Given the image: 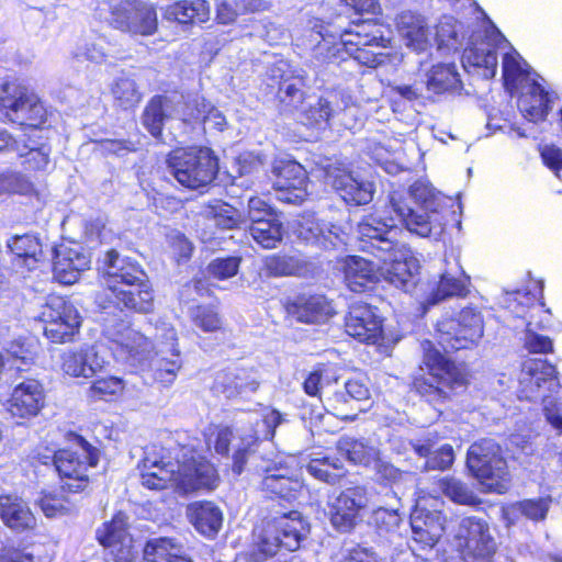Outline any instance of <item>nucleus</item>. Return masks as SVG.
Returning <instances> with one entry per match:
<instances>
[{
    "label": "nucleus",
    "mask_w": 562,
    "mask_h": 562,
    "mask_svg": "<svg viewBox=\"0 0 562 562\" xmlns=\"http://www.w3.org/2000/svg\"><path fill=\"white\" fill-rule=\"evenodd\" d=\"M398 234L393 217L370 214L358 224L359 248L381 262L378 269L385 281L408 291L415 284L413 269L417 267L409 248L397 240Z\"/></svg>",
    "instance_id": "obj_1"
},
{
    "label": "nucleus",
    "mask_w": 562,
    "mask_h": 562,
    "mask_svg": "<svg viewBox=\"0 0 562 562\" xmlns=\"http://www.w3.org/2000/svg\"><path fill=\"white\" fill-rule=\"evenodd\" d=\"M175 458L176 462L145 457L142 484L149 490L171 486L181 495L203 488L213 490L216 486L217 474L214 467L192 447H180Z\"/></svg>",
    "instance_id": "obj_2"
},
{
    "label": "nucleus",
    "mask_w": 562,
    "mask_h": 562,
    "mask_svg": "<svg viewBox=\"0 0 562 562\" xmlns=\"http://www.w3.org/2000/svg\"><path fill=\"white\" fill-rule=\"evenodd\" d=\"M389 206L412 234L437 239L445 231L447 221L441 202L429 183L416 181L408 192L393 191L389 195Z\"/></svg>",
    "instance_id": "obj_3"
},
{
    "label": "nucleus",
    "mask_w": 562,
    "mask_h": 562,
    "mask_svg": "<svg viewBox=\"0 0 562 562\" xmlns=\"http://www.w3.org/2000/svg\"><path fill=\"white\" fill-rule=\"evenodd\" d=\"M258 435L241 437L244 448H238L234 456L232 470L239 475L248 465V470L262 475L261 490L268 494L282 498H295L302 490V481L293 475L292 470L281 460L270 458L254 450Z\"/></svg>",
    "instance_id": "obj_4"
},
{
    "label": "nucleus",
    "mask_w": 562,
    "mask_h": 562,
    "mask_svg": "<svg viewBox=\"0 0 562 562\" xmlns=\"http://www.w3.org/2000/svg\"><path fill=\"white\" fill-rule=\"evenodd\" d=\"M422 349L428 372L414 380V387L420 396L437 404L465 390L469 375L464 367L449 361L429 340L422 342Z\"/></svg>",
    "instance_id": "obj_5"
},
{
    "label": "nucleus",
    "mask_w": 562,
    "mask_h": 562,
    "mask_svg": "<svg viewBox=\"0 0 562 562\" xmlns=\"http://www.w3.org/2000/svg\"><path fill=\"white\" fill-rule=\"evenodd\" d=\"M169 172L184 188L209 186L218 171V159L207 147L178 148L167 159Z\"/></svg>",
    "instance_id": "obj_6"
},
{
    "label": "nucleus",
    "mask_w": 562,
    "mask_h": 562,
    "mask_svg": "<svg viewBox=\"0 0 562 562\" xmlns=\"http://www.w3.org/2000/svg\"><path fill=\"white\" fill-rule=\"evenodd\" d=\"M467 465L472 475L487 491L504 493L507 490V463L501 447L493 439H482L470 446Z\"/></svg>",
    "instance_id": "obj_7"
},
{
    "label": "nucleus",
    "mask_w": 562,
    "mask_h": 562,
    "mask_svg": "<svg viewBox=\"0 0 562 562\" xmlns=\"http://www.w3.org/2000/svg\"><path fill=\"white\" fill-rule=\"evenodd\" d=\"M0 109L13 123L38 127L46 111L37 95L16 78L5 79L0 87Z\"/></svg>",
    "instance_id": "obj_8"
},
{
    "label": "nucleus",
    "mask_w": 562,
    "mask_h": 562,
    "mask_svg": "<svg viewBox=\"0 0 562 562\" xmlns=\"http://www.w3.org/2000/svg\"><path fill=\"white\" fill-rule=\"evenodd\" d=\"M452 546L462 562H491L496 551L488 522L477 516L459 520Z\"/></svg>",
    "instance_id": "obj_9"
},
{
    "label": "nucleus",
    "mask_w": 562,
    "mask_h": 562,
    "mask_svg": "<svg viewBox=\"0 0 562 562\" xmlns=\"http://www.w3.org/2000/svg\"><path fill=\"white\" fill-rule=\"evenodd\" d=\"M78 451L61 449L54 454V465L64 481L60 488L71 493L83 491L89 479L87 471L99 462V450L92 447L83 437L75 435Z\"/></svg>",
    "instance_id": "obj_10"
},
{
    "label": "nucleus",
    "mask_w": 562,
    "mask_h": 562,
    "mask_svg": "<svg viewBox=\"0 0 562 562\" xmlns=\"http://www.w3.org/2000/svg\"><path fill=\"white\" fill-rule=\"evenodd\" d=\"M310 532L308 524L297 510L283 514L269 521L259 535L258 550L266 557H272L279 548L295 551Z\"/></svg>",
    "instance_id": "obj_11"
},
{
    "label": "nucleus",
    "mask_w": 562,
    "mask_h": 562,
    "mask_svg": "<svg viewBox=\"0 0 562 562\" xmlns=\"http://www.w3.org/2000/svg\"><path fill=\"white\" fill-rule=\"evenodd\" d=\"M200 112L190 106V95L173 91L169 94L154 95L144 108L140 120L148 133L159 138L164 126L173 120L192 123V117Z\"/></svg>",
    "instance_id": "obj_12"
},
{
    "label": "nucleus",
    "mask_w": 562,
    "mask_h": 562,
    "mask_svg": "<svg viewBox=\"0 0 562 562\" xmlns=\"http://www.w3.org/2000/svg\"><path fill=\"white\" fill-rule=\"evenodd\" d=\"M33 318L44 324V335L54 344L71 341L81 325L77 307L58 295L48 296Z\"/></svg>",
    "instance_id": "obj_13"
},
{
    "label": "nucleus",
    "mask_w": 562,
    "mask_h": 562,
    "mask_svg": "<svg viewBox=\"0 0 562 562\" xmlns=\"http://www.w3.org/2000/svg\"><path fill=\"white\" fill-rule=\"evenodd\" d=\"M483 317L473 307L463 308L458 318H445L437 324V340L445 352L471 348L483 336Z\"/></svg>",
    "instance_id": "obj_14"
},
{
    "label": "nucleus",
    "mask_w": 562,
    "mask_h": 562,
    "mask_svg": "<svg viewBox=\"0 0 562 562\" xmlns=\"http://www.w3.org/2000/svg\"><path fill=\"white\" fill-rule=\"evenodd\" d=\"M109 22L117 30L139 35H150L158 26L154 7L139 0H124L111 5Z\"/></svg>",
    "instance_id": "obj_15"
},
{
    "label": "nucleus",
    "mask_w": 562,
    "mask_h": 562,
    "mask_svg": "<svg viewBox=\"0 0 562 562\" xmlns=\"http://www.w3.org/2000/svg\"><path fill=\"white\" fill-rule=\"evenodd\" d=\"M155 339L158 349L150 361V369L154 379L168 386L173 383L181 368L176 329L167 323H161L156 327Z\"/></svg>",
    "instance_id": "obj_16"
},
{
    "label": "nucleus",
    "mask_w": 562,
    "mask_h": 562,
    "mask_svg": "<svg viewBox=\"0 0 562 562\" xmlns=\"http://www.w3.org/2000/svg\"><path fill=\"white\" fill-rule=\"evenodd\" d=\"M367 490L349 487L328 501L330 525L339 532L351 531L360 520V512L368 505Z\"/></svg>",
    "instance_id": "obj_17"
},
{
    "label": "nucleus",
    "mask_w": 562,
    "mask_h": 562,
    "mask_svg": "<svg viewBox=\"0 0 562 562\" xmlns=\"http://www.w3.org/2000/svg\"><path fill=\"white\" fill-rule=\"evenodd\" d=\"M99 272L102 284L111 293L128 283L144 280L145 271L134 259L122 256L117 250L110 249L99 260Z\"/></svg>",
    "instance_id": "obj_18"
},
{
    "label": "nucleus",
    "mask_w": 562,
    "mask_h": 562,
    "mask_svg": "<svg viewBox=\"0 0 562 562\" xmlns=\"http://www.w3.org/2000/svg\"><path fill=\"white\" fill-rule=\"evenodd\" d=\"M99 543L109 550L115 562H132L134 559L133 538L128 531V517L117 513L95 531Z\"/></svg>",
    "instance_id": "obj_19"
},
{
    "label": "nucleus",
    "mask_w": 562,
    "mask_h": 562,
    "mask_svg": "<svg viewBox=\"0 0 562 562\" xmlns=\"http://www.w3.org/2000/svg\"><path fill=\"white\" fill-rule=\"evenodd\" d=\"M273 173V188L279 192V200L293 204L304 201L307 194V173L302 165L282 160L274 165Z\"/></svg>",
    "instance_id": "obj_20"
},
{
    "label": "nucleus",
    "mask_w": 562,
    "mask_h": 562,
    "mask_svg": "<svg viewBox=\"0 0 562 562\" xmlns=\"http://www.w3.org/2000/svg\"><path fill=\"white\" fill-rule=\"evenodd\" d=\"M283 422H285V418L280 412L270 409L263 415V418L260 422H257L256 429L250 428L248 430L245 429L243 431H238L237 437L229 427L220 428L215 436L214 450L218 454L227 456L229 446L233 443V447L235 448L234 453H236L239 447H245V445H243L241 437H247L248 435L257 434L259 437L258 440H271L277 427ZM234 456L235 454H233V457Z\"/></svg>",
    "instance_id": "obj_21"
},
{
    "label": "nucleus",
    "mask_w": 562,
    "mask_h": 562,
    "mask_svg": "<svg viewBox=\"0 0 562 562\" xmlns=\"http://www.w3.org/2000/svg\"><path fill=\"white\" fill-rule=\"evenodd\" d=\"M54 252L53 273L61 284L76 283L80 274L90 269V254L78 244L59 245Z\"/></svg>",
    "instance_id": "obj_22"
},
{
    "label": "nucleus",
    "mask_w": 562,
    "mask_h": 562,
    "mask_svg": "<svg viewBox=\"0 0 562 562\" xmlns=\"http://www.w3.org/2000/svg\"><path fill=\"white\" fill-rule=\"evenodd\" d=\"M111 338L116 344L120 356L130 366L150 368L153 344L142 333L121 324L120 328L111 334Z\"/></svg>",
    "instance_id": "obj_23"
},
{
    "label": "nucleus",
    "mask_w": 562,
    "mask_h": 562,
    "mask_svg": "<svg viewBox=\"0 0 562 562\" xmlns=\"http://www.w3.org/2000/svg\"><path fill=\"white\" fill-rule=\"evenodd\" d=\"M346 333L359 341L376 344L382 337V319L369 304L355 303L345 322Z\"/></svg>",
    "instance_id": "obj_24"
},
{
    "label": "nucleus",
    "mask_w": 562,
    "mask_h": 562,
    "mask_svg": "<svg viewBox=\"0 0 562 562\" xmlns=\"http://www.w3.org/2000/svg\"><path fill=\"white\" fill-rule=\"evenodd\" d=\"M45 404L43 385L34 379L18 383L8 401V411L14 417H35Z\"/></svg>",
    "instance_id": "obj_25"
},
{
    "label": "nucleus",
    "mask_w": 562,
    "mask_h": 562,
    "mask_svg": "<svg viewBox=\"0 0 562 562\" xmlns=\"http://www.w3.org/2000/svg\"><path fill=\"white\" fill-rule=\"evenodd\" d=\"M447 269L440 274L436 290L425 301L426 306L436 305L448 297H464L469 293V277L465 276L458 257L445 259Z\"/></svg>",
    "instance_id": "obj_26"
},
{
    "label": "nucleus",
    "mask_w": 562,
    "mask_h": 562,
    "mask_svg": "<svg viewBox=\"0 0 562 562\" xmlns=\"http://www.w3.org/2000/svg\"><path fill=\"white\" fill-rule=\"evenodd\" d=\"M11 252V265L16 273L24 276L37 269L44 260L43 245L35 235L24 234L13 236L8 240Z\"/></svg>",
    "instance_id": "obj_27"
},
{
    "label": "nucleus",
    "mask_w": 562,
    "mask_h": 562,
    "mask_svg": "<svg viewBox=\"0 0 562 562\" xmlns=\"http://www.w3.org/2000/svg\"><path fill=\"white\" fill-rule=\"evenodd\" d=\"M326 181L339 193L347 203L367 204L373 199V183L358 180L346 170H326Z\"/></svg>",
    "instance_id": "obj_28"
},
{
    "label": "nucleus",
    "mask_w": 562,
    "mask_h": 562,
    "mask_svg": "<svg viewBox=\"0 0 562 562\" xmlns=\"http://www.w3.org/2000/svg\"><path fill=\"white\" fill-rule=\"evenodd\" d=\"M108 296L117 306L137 313L146 314L154 311L155 295L146 273L144 280L131 282L124 288L112 291Z\"/></svg>",
    "instance_id": "obj_29"
},
{
    "label": "nucleus",
    "mask_w": 562,
    "mask_h": 562,
    "mask_svg": "<svg viewBox=\"0 0 562 562\" xmlns=\"http://www.w3.org/2000/svg\"><path fill=\"white\" fill-rule=\"evenodd\" d=\"M419 74L425 85L427 97L439 95L443 93H457L462 89V82L453 64H437L426 68L423 61H419Z\"/></svg>",
    "instance_id": "obj_30"
},
{
    "label": "nucleus",
    "mask_w": 562,
    "mask_h": 562,
    "mask_svg": "<svg viewBox=\"0 0 562 562\" xmlns=\"http://www.w3.org/2000/svg\"><path fill=\"white\" fill-rule=\"evenodd\" d=\"M105 364L94 346H83L63 353L61 368L68 375L92 378Z\"/></svg>",
    "instance_id": "obj_31"
},
{
    "label": "nucleus",
    "mask_w": 562,
    "mask_h": 562,
    "mask_svg": "<svg viewBox=\"0 0 562 562\" xmlns=\"http://www.w3.org/2000/svg\"><path fill=\"white\" fill-rule=\"evenodd\" d=\"M288 314L302 323H323L333 316L334 307L324 295H300L286 305Z\"/></svg>",
    "instance_id": "obj_32"
},
{
    "label": "nucleus",
    "mask_w": 562,
    "mask_h": 562,
    "mask_svg": "<svg viewBox=\"0 0 562 562\" xmlns=\"http://www.w3.org/2000/svg\"><path fill=\"white\" fill-rule=\"evenodd\" d=\"M259 386L258 374L254 370L234 369L223 371L216 375L215 391L227 398L254 393Z\"/></svg>",
    "instance_id": "obj_33"
},
{
    "label": "nucleus",
    "mask_w": 562,
    "mask_h": 562,
    "mask_svg": "<svg viewBox=\"0 0 562 562\" xmlns=\"http://www.w3.org/2000/svg\"><path fill=\"white\" fill-rule=\"evenodd\" d=\"M9 149L16 151L22 164L30 170H46L49 166L50 149L46 145L33 146L24 140L13 139L12 136L3 128H0V151Z\"/></svg>",
    "instance_id": "obj_34"
},
{
    "label": "nucleus",
    "mask_w": 562,
    "mask_h": 562,
    "mask_svg": "<svg viewBox=\"0 0 562 562\" xmlns=\"http://www.w3.org/2000/svg\"><path fill=\"white\" fill-rule=\"evenodd\" d=\"M397 29L405 45L417 53L430 46V31L425 19L411 11L402 12L396 20Z\"/></svg>",
    "instance_id": "obj_35"
},
{
    "label": "nucleus",
    "mask_w": 562,
    "mask_h": 562,
    "mask_svg": "<svg viewBox=\"0 0 562 562\" xmlns=\"http://www.w3.org/2000/svg\"><path fill=\"white\" fill-rule=\"evenodd\" d=\"M525 89L526 91L518 99V108L524 117L533 123L544 121L551 109L552 99L550 93L533 79Z\"/></svg>",
    "instance_id": "obj_36"
},
{
    "label": "nucleus",
    "mask_w": 562,
    "mask_h": 562,
    "mask_svg": "<svg viewBox=\"0 0 562 562\" xmlns=\"http://www.w3.org/2000/svg\"><path fill=\"white\" fill-rule=\"evenodd\" d=\"M187 517L195 530L207 538H214L223 522L221 509L211 502H194L187 507Z\"/></svg>",
    "instance_id": "obj_37"
},
{
    "label": "nucleus",
    "mask_w": 562,
    "mask_h": 562,
    "mask_svg": "<svg viewBox=\"0 0 562 562\" xmlns=\"http://www.w3.org/2000/svg\"><path fill=\"white\" fill-rule=\"evenodd\" d=\"M0 518L5 526L16 531L35 526L34 515L27 505L16 496H0Z\"/></svg>",
    "instance_id": "obj_38"
},
{
    "label": "nucleus",
    "mask_w": 562,
    "mask_h": 562,
    "mask_svg": "<svg viewBox=\"0 0 562 562\" xmlns=\"http://www.w3.org/2000/svg\"><path fill=\"white\" fill-rule=\"evenodd\" d=\"M277 66L271 72L273 78L280 77L279 89H278V99L280 102V109L282 112H293L297 110L304 100V79L301 76H284L283 74L279 75V72H283V67Z\"/></svg>",
    "instance_id": "obj_39"
},
{
    "label": "nucleus",
    "mask_w": 562,
    "mask_h": 562,
    "mask_svg": "<svg viewBox=\"0 0 562 562\" xmlns=\"http://www.w3.org/2000/svg\"><path fill=\"white\" fill-rule=\"evenodd\" d=\"M380 261H372L359 256H350L346 259L344 266L345 280L348 288L353 292L363 291L369 283L376 279V272Z\"/></svg>",
    "instance_id": "obj_40"
},
{
    "label": "nucleus",
    "mask_w": 562,
    "mask_h": 562,
    "mask_svg": "<svg viewBox=\"0 0 562 562\" xmlns=\"http://www.w3.org/2000/svg\"><path fill=\"white\" fill-rule=\"evenodd\" d=\"M210 5L205 0H180L165 10V18L180 24L204 23L210 19Z\"/></svg>",
    "instance_id": "obj_41"
},
{
    "label": "nucleus",
    "mask_w": 562,
    "mask_h": 562,
    "mask_svg": "<svg viewBox=\"0 0 562 562\" xmlns=\"http://www.w3.org/2000/svg\"><path fill=\"white\" fill-rule=\"evenodd\" d=\"M338 452L355 464L369 467L379 460L380 450L364 439L341 437L337 442Z\"/></svg>",
    "instance_id": "obj_42"
},
{
    "label": "nucleus",
    "mask_w": 562,
    "mask_h": 562,
    "mask_svg": "<svg viewBox=\"0 0 562 562\" xmlns=\"http://www.w3.org/2000/svg\"><path fill=\"white\" fill-rule=\"evenodd\" d=\"M338 36L347 46H370L381 48L380 41H384L380 27L372 20H364L355 23L350 30L338 31Z\"/></svg>",
    "instance_id": "obj_43"
},
{
    "label": "nucleus",
    "mask_w": 562,
    "mask_h": 562,
    "mask_svg": "<svg viewBox=\"0 0 562 562\" xmlns=\"http://www.w3.org/2000/svg\"><path fill=\"white\" fill-rule=\"evenodd\" d=\"M323 40L313 49V64L315 67L338 65L347 59V45L338 36V31L331 35H323Z\"/></svg>",
    "instance_id": "obj_44"
},
{
    "label": "nucleus",
    "mask_w": 562,
    "mask_h": 562,
    "mask_svg": "<svg viewBox=\"0 0 562 562\" xmlns=\"http://www.w3.org/2000/svg\"><path fill=\"white\" fill-rule=\"evenodd\" d=\"M144 559L147 562L191 561L183 557V548L171 538L149 540L144 548Z\"/></svg>",
    "instance_id": "obj_45"
},
{
    "label": "nucleus",
    "mask_w": 562,
    "mask_h": 562,
    "mask_svg": "<svg viewBox=\"0 0 562 562\" xmlns=\"http://www.w3.org/2000/svg\"><path fill=\"white\" fill-rule=\"evenodd\" d=\"M463 67L469 66L482 68V76L486 79L493 78L497 70V55L494 47L490 44L469 47L462 55Z\"/></svg>",
    "instance_id": "obj_46"
},
{
    "label": "nucleus",
    "mask_w": 562,
    "mask_h": 562,
    "mask_svg": "<svg viewBox=\"0 0 562 562\" xmlns=\"http://www.w3.org/2000/svg\"><path fill=\"white\" fill-rule=\"evenodd\" d=\"M249 233L254 240L262 248H276L283 238V224L277 217H267L265 221H255L249 225Z\"/></svg>",
    "instance_id": "obj_47"
},
{
    "label": "nucleus",
    "mask_w": 562,
    "mask_h": 562,
    "mask_svg": "<svg viewBox=\"0 0 562 562\" xmlns=\"http://www.w3.org/2000/svg\"><path fill=\"white\" fill-rule=\"evenodd\" d=\"M111 93L115 104L124 110L136 106L143 98L135 78L126 74H122L113 80Z\"/></svg>",
    "instance_id": "obj_48"
},
{
    "label": "nucleus",
    "mask_w": 562,
    "mask_h": 562,
    "mask_svg": "<svg viewBox=\"0 0 562 562\" xmlns=\"http://www.w3.org/2000/svg\"><path fill=\"white\" fill-rule=\"evenodd\" d=\"M306 470L315 479L329 484H336L346 473L342 460L331 456L311 459Z\"/></svg>",
    "instance_id": "obj_49"
},
{
    "label": "nucleus",
    "mask_w": 562,
    "mask_h": 562,
    "mask_svg": "<svg viewBox=\"0 0 562 562\" xmlns=\"http://www.w3.org/2000/svg\"><path fill=\"white\" fill-rule=\"evenodd\" d=\"M438 486L441 493L456 504L469 506L480 504V499L472 488L459 479L453 476L442 477L439 480Z\"/></svg>",
    "instance_id": "obj_50"
},
{
    "label": "nucleus",
    "mask_w": 562,
    "mask_h": 562,
    "mask_svg": "<svg viewBox=\"0 0 562 562\" xmlns=\"http://www.w3.org/2000/svg\"><path fill=\"white\" fill-rule=\"evenodd\" d=\"M522 373L528 375L529 382L537 387L548 384V389L551 390L557 382V369L546 360L536 359L525 362Z\"/></svg>",
    "instance_id": "obj_51"
},
{
    "label": "nucleus",
    "mask_w": 562,
    "mask_h": 562,
    "mask_svg": "<svg viewBox=\"0 0 562 562\" xmlns=\"http://www.w3.org/2000/svg\"><path fill=\"white\" fill-rule=\"evenodd\" d=\"M551 497H540L537 499H525L512 504L506 512L508 518L522 515L531 520H542L546 518L550 508Z\"/></svg>",
    "instance_id": "obj_52"
},
{
    "label": "nucleus",
    "mask_w": 562,
    "mask_h": 562,
    "mask_svg": "<svg viewBox=\"0 0 562 562\" xmlns=\"http://www.w3.org/2000/svg\"><path fill=\"white\" fill-rule=\"evenodd\" d=\"M207 216L212 217L215 225L223 229H231L237 227L244 222V218L238 210L234 206L222 202L214 201L206 206Z\"/></svg>",
    "instance_id": "obj_53"
},
{
    "label": "nucleus",
    "mask_w": 562,
    "mask_h": 562,
    "mask_svg": "<svg viewBox=\"0 0 562 562\" xmlns=\"http://www.w3.org/2000/svg\"><path fill=\"white\" fill-rule=\"evenodd\" d=\"M191 109H196L200 113L199 116L192 117V123L203 121L204 125L209 128L223 131L226 125V119L221 111L214 109L204 98L198 95H190Z\"/></svg>",
    "instance_id": "obj_54"
},
{
    "label": "nucleus",
    "mask_w": 562,
    "mask_h": 562,
    "mask_svg": "<svg viewBox=\"0 0 562 562\" xmlns=\"http://www.w3.org/2000/svg\"><path fill=\"white\" fill-rule=\"evenodd\" d=\"M373 464L378 477L387 484L397 487H407L415 484V473L411 471H402L393 464L381 460L380 457Z\"/></svg>",
    "instance_id": "obj_55"
},
{
    "label": "nucleus",
    "mask_w": 562,
    "mask_h": 562,
    "mask_svg": "<svg viewBox=\"0 0 562 562\" xmlns=\"http://www.w3.org/2000/svg\"><path fill=\"white\" fill-rule=\"evenodd\" d=\"M260 5V0H222L216 5V20L221 24H231L240 11H256Z\"/></svg>",
    "instance_id": "obj_56"
},
{
    "label": "nucleus",
    "mask_w": 562,
    "mask_h": 562,
    "mask_svg": "<svg viewBox=\"0 0 562 562\" xmlns=\"http://www.w3.org/2000/svg\"><path fill=\"white\" fill-rule=\"evenodd\" d=\"M389 41L384 38V41H380L381 48L370 47V46H347V56L358 61L360 65L375 68L382 65L387 55L383 53V49L386 48Z\"/></svg>",
    "instance_id": "obj_57"
},
{
    "label": "nucleus",
    "mask_w": 562,
    "mask_h": 562,
    "mask_svg": "<svg viewBox=\"0 0 562 562\" xmlns=\"http://www.w3.org/2000/svg\"><path fill=\"white\" fill-rule=\"evenodd\" d=\"M460 30L461 24L457 23L451 16H445L436 26L438 49L457 50L461 45Z\"/></svg>",
    "instance_id": "obj_58"
},
{
    "label": "nucleus",
    "mask_w": 562,
    "mask_h": 562,
    "mask_svg": "<svg viewBox=\"0 0 562 562\" xmlns=\"http://www.w3.org/2000/svg\"><path fill=\"white\" fill-rule=\"evenodd\" d=\"M403 518L398 508L379 507L372 514V524L380 536H393L398 532Z\"/></svg>",
    "instance_id": "obj_59"
},
{
    "label": "nucleus",
    "mask_w": 562,
    "mask_h": 562,
    "mask_svg": "<svg viewBox=\"0 0 562 562\" xmlns=\"http://www.w3.org/2000/svg\"><path fill=\"white\" fill-rule=\"evenodd\" d=\"M314 243L326 250L339 249L347 245V234L339 227L330 225L329 227H315V232L311 229Z\"/></svg>",
    "instance_id": "obj_60"
},
{
    "label": "nucleus",
    "mask_w": 562,
    "mask_h": 562,
    "mask_svg": "<svg viewBox=\"0 0 562 562\" xmlns=\"http://www.w3.org/2000/svg\"><path fill=\"white\" fill-rule=\"evenodd\" d=\"M527 64L519 56L505 54L503 58V76L507 87H516L518 81H528Z\"/></svg>",
    "instance_id": "obj_61"
},
{
    "label": "nucleus",
    "mask_w": 562,
    "mask_h": 562,
    "mask_svg": "<svg viewBox=\"0 0 562 562\" xmlns=\"http://www.w3.org/2000/svg\"><path fill=\"white\" fill-rule=\"evenodd\" d=\"M38 506L46 517H57L67 514L71 509V502L61 493H43L38 499Z\"/></svg>",
    "instance_id": "obj_62"
},
{
    "label": "nucleus",
    "mask_w": 562,
    "mask_h": 562,
    "mask_svg": "<svg viewBox=\"0 0 562 562\" xmlns=\"http://www.w3.org/2000/svg\"><path fill=\"white\" fill-rule=\"evenodd\" d=\"M124 390V382L116 376H106L95 380L88 390V396L92 400H106L115 396Z\"/></svg>",
    "instance_id": "obj_63"
},
{
    "label": "nucleus",
    "mask_w": 562,
    "mask_h": 562,
    "mask_svg": "<svg viewBox=\"0 0 562 562\" xmlns=\"http://www.w3.org/2000/svg\"><path fill=\"white\" fill-rule=\"evenodd\" d=\"M446 517L440 510H430L419 505L416 506L415 510L411 515V525L423 527V529L432 530L441 529L445 532Z\"/></svg>",
    "instance_id": "obj_64"
}]
</instances>
